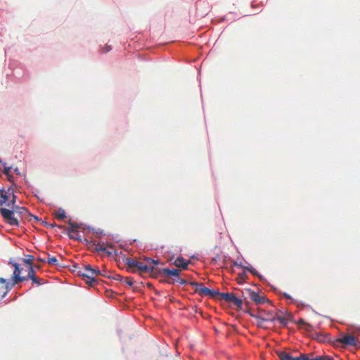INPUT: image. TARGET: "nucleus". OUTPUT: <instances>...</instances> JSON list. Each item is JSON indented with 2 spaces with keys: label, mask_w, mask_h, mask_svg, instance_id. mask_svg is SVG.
Instances as JSON below:
<instances>
[{
  "label": "nucleus",
  "mask_w": 360,
  "mask_h": 360,
  "mask_svg": "<svg viewBox=\"0 0 360 360\" xmlns=\"http://www.w3.org/2000/svg\"><path fill=\"white\" fill-rule=\"evenodd\" d=\"M21 271H13V275L11 278V281H6V279L3 278H0V283L5 284V289L10 290L11 289L15 284L18 283L19 281H23L28 279H32L34 283H37L40 284V282L36 277L34 276V271H28L27 276H21Z\"/></svg>",
  "instance_id": "nucleus-1"
},
{
  "label": "nucleus",
  "mask_w": 360,
  "mask_h": 360,
  "mask_svg": "<svg viewBox=\"0 0 360 360\" xmlns=\"http://www.w3.org/2000/svg\"><path fill=\"white\" fill-rule=\"evenodd\" d=\"M188 284L193 288L194 292L198 293L200 296H207L210 298L219 300L221 293L219 291L211 290L204 286V284L202 282L190 281Z\"/></svg>",
  "instance_id": "nucleus-2"
},
{
  "label": "nucleus",
  "mask_w": 360,
  "mask_h": 360,
  "mask_svg": "<svg viewBox=\"0 0 360 360\" xmlns=\"http://www.w3.org/2000/svg\"><path fill=\"white\" fill-rule=\"evenodd\" d=\"M110 271H87L80 274V271H77V276L87 284L89 286L95 287L99 282L97 278L98 276H103L108 278H111V276L108 274Z\"/></svg>",
  "instance_id": "nucleus-3"
},
{
  "label": "nucleus",
  "mask_w": 360,
  "mask_h": 360,
  "mask_svg": "<svg viewBox=\"0 0 360 360\" xmlns=\"http://www.w3.org/2000/svg\"><path fill=\"white\" fill-rule=\"evenodd\" d=\"M248 313L250 316L255 319L257 321V326L261 328H266V326H265L266 322H273L276 321V314L272 311H269L265 315H262L261 311H259L257 314H254L251 311H248Z\"/></svg>",
  "instance_id": "nucleus-4"
},
{
  "label": "nucleus",
  "mask_w": 360,
  "mask_h": 360,
  "mask_svg": "<svg viewBox=\"0 0 360 360\" xmlns=\"http://www.w3.org/2000/svg\"><path fill=\"white\" fill-rule=\"evenodd\" d=\"M180 271H163L164 278L160 280V282H166L169 284L175 283L181 285L188 283L186 280L181 278L179 276Z\"/></svg>",
  "instance_id": "nucleus-5"
},
{
  "label": "nucleus",
  "mask_w": 360,
  "mask_h": 360,
  "mask_svg": "<svg viewBox=\"0 0 360 360\" xmlns=\"http://www.w3.org/2000/svg\"><path fill=\"white\" fill-rule=\"evenodd\" d=\"M225 301L229 304L241 309L243 306V300L234 295L233 292H221L219 301Z\"/></svg>",
  "instance_id": "nucleus-6"
},
{
  "label": "nucleus",
  "mask_w": 360,
  "mask_h": 360,
  "mask_svg": "<svg viewBox=\"0 0 360 360\" xmlns=\"http://www.w3.org/2000/svg\"><path fill=\"white\" fill-rule=\"evenodd\" d=\"M336 342L342 344L344 346H354L356 348L360 347L359 340L351 334L342 333L340 337L336 340Z\"/></svg>",
  "instance_id": "nucleus-7"
},
{
  "label": "nucleus",
  "mask_w": 360,
  "mask_h": 360,
  "mask_svg": "<svg viewBox=\"0 0 360 360\" xmlns=\"http://www.w3.org/2000/svg\"><path fill=\"white\" fill-rule=\"evenodd\" d=\"M0 213L6 223L11 226H19L20 223L18 218L15 217L14 211L6 208H0Z\"/></svg>",
  "instance_id": "nucleus-8"
},
{
  "label": "nucleus",
  "mask_w": 360,
  "mask_h": 360,
  "mask_svg": "<svg viewBox=\"0 0 360 360\" xmlns=\"http://www.w3.org/2000/svg\"><path fill=\"white\" fill-rule=\"evenodd\" d=\"M247 294L250 299L255 302L257 304H262L269 302V300L266 297L264 293H259L250 289L246 290Z\"/></svg>",
  "instance_id": "nucleus-9"
},
{
  "label": "nucleus",
  "mask_w": 360,
  "mask_h": 360,
  "mask_svg": "<svg viewBox=\"0 0 360 360\" xmlns=\"http://www.w3.org/2000/svg\"><path fill=\"white\" fill-rule=\"evenodd\" d=\"M35 257L31 255H27L25 258L20 259L21 264L25 265L28 270L39 269L43 266L34 262Z\"/></svg>",
  "instance_id": "nucleus-10"
},
{
  "label": "nucleus",
  "mask_w": 360,
  "mask_h": 360,
  "mask_svg": "<svg viewBox=\"0 0 360 360\" xmlns=\"http://www.w3.org/2000/svg\"><path fill=\"white\" fill-rule=\"evenodd\" d=\"M159 263V260H155L150 257L140 259L139 270H154V265H158Z\"/></svg>",
  "instance_id": "nucleus-11"
},
{
  "label": "nucleus",
  "mask_w": 360,
  "mask_h": 360,
  "mask_svg": "<svg viewBox=\"0 0 360 360\" xmlns=\"http://www.w3.org/2000/svg\"><path fill=\"white\" fill-rule=\"evenodd\" d=\"M80 228V225L76 223L71 222L69 219V238L74 240H81L82 236L77 229Z\"/></svg>",
  "instance_id": "nucleus-12"
},
{
  "label": "nucleus",
  "mask_w": 360,
  "mask_h": 360,
  "mask_svg": "<svg viewBox=\"0 0 360 360\" xmlns=\"http://www.w3.org/2000/svg\"><path fill=\"white\" fill-rule=\"evenodd\" d=\"M278 360H306L304 354H300V356L293 357L290 353L285 352H277Z\"/></svg>",
  "instance_id": "nucleus-13"
},
{
  "label": "nucleus",
  "mask_w": 360,
  "mask_h": 360,
  "mask_svg": "<svg viewBox=\"0 0 360 360\" xmlns=\"http://www.w3.org/2000/svg\"><path fill=\"white\" fill-rule=\"evenodd\" d=\"M42 223L47 227H51L54 229L55 232L57 234H59L60 236L63 233L66 234L67 233V228L65 225H57L56 224L53 223H48L46 221H42Z\"/></svg>",
  "instance_id": "nucleus-14"
},
{
  "label": "nucleus",
  "mask_w": 360,
  "mask_h": 360,
  "mask_svg": "<svg viewBox=\"0 0 360 360\" xmlns=\"http://www.w3.org/2000/svg\"><path fill=\"white\" fill-rule=\"evenodd\" d=\"M174 265L178 268H182L184 269H187L189 264H191L192 262L191 260H186L182 257H178L174 262Z\"/></svg>",
  "instance_id": "nucleus-15"
},
{
  "label": "nucleus",
  "mask_w": 360,
  "mask_h": 360,
  "mask_svg": "<svg viewBox=\"0 0 360 360\" xmlns=\"http://www.w3.org/2000/svg\"><path fill=\"white\" fill-rule=\"evenodd\" d=\"M306 360H334L333 357L327 355L314 356L313 353L304 354Z\"/></svg>",
  "instance_id": "nucleus-16"
},
{
  "label": "nucleus",
  "mask_w": 360,
  "mask_h": 360,
  "mask_svg": "<svg viewBox=\"0 0 360 360\" xmlns=\"http://www.w3.org/2000/svg\"><path fill=\"white\" fill-rule=\"evenodd\" d=\"M139 275L141 276H146V275H148L150 277H153L154 278H160V281L161 279L164 278L163 271H139Z\"/></svg>",
  "instance_id": "nucleus-17"
},
{
  "label": "nucleus",
  "mask_w": 360,
  "mask_h": 360,
  "mask_svg": "<svg viewBox=\"0 0 360 360\" xmlns=\"http://www.w3.org/2000/svg\"><path fill=\"white\" fill-rule=\"evenodd\" d=\"M46 263L49 264V266H57L61 268L66 267V265L65 264L60 263L56 257H51L49 255H47Z\"/></svg>",
  "instance_id": "nucleus-18"
},
{
  "label": "nucleus",
  "mask_w": 360,
  "mask_h": 360,
  "mask_svg": "<svg viewBox=\"0 0 360 360\" xmlns=\"http://www.w3.org/2000/svg\"><path fill=\"white\" fill-rule=\"evenodd\" d=\"M53 214L56 219L58 221H63L66 218V213L65 210L62 208H58L53 210Z\"/></svg>",
  "instance_id": "nucleus-19"
},
{
  "label": "nucleus",
  "mask_w": 360,
  "mask_h": 360,
  "mask_svg": "<svg viewBox=\"0 0 360 360\" xmlns=\"http://www.w3.org/2000/svg\"><path fill=\"white\" fill-rule=\"evenodd\" d=\"M0 193H1V198L2 199L1 200H0V205H2L6 202V201L8 199L9 195H11V193H13V188H9L6 191H4V188H2L0 190Z\"/></svg>",
  "instance_id": "nucleus-20"
},
{
  "label": "nucleus",
  "mask_w": 360,
  "mask_h": 360,
  "mask_svg": "<svg viewBox=\"0 0 360 360\" xmlns=\"http://www.w3.org/2000/svg\"><path fill=\"white\" fill-rule=\"evenodd\" d=\"M125 263L127 264V266L130 269L137 268V270L139 269L140 259L137 260L134 258H126Z\"/></svg>",
  "instance_id": "nucleus-21"
},
{
  "label": "nucleus",
  "mask_w": 360,
  "mask_h": 360,
  "mask_svg": "<svg viewBox=\"0 0 360 360\" xmlns=\"http://www.w3.org/2000/svg\"><path fill=\"white\" fill-rule=\"evenodd\" d=\"M248 278L247 271H242L235 274L234 279L238 284H243Z\"/></svg>",
  "instance_id": "nucleus-22"
},
{
  "label": "nucleus",
  "mask_w": 360,
  "mask_h": 360,
  "mask_svg": "<svg viewBox=\"0 0 360 360\" xmlns=\"http://www.w3.org/2000/svg\"><path fill=\"white\" fill-rule=\"evenodd\" d=\"M12 211H14V214L27 217L29 214L28 210L24 207L14 206V209Z\"/></svg>",
  "instance_id": "nucleus-23"
},
{
  "label": "nucleus",
  "mask_w": 360,
  "mask_h": 360,
  "mask_svg": "<svg viewBox=\"0 0 360 360\" xmlns=\"http://www.w3.org/2000/svg\"><path fill=\"white\" fill-rule=\"evenodd\" d=\"M114 278H115L117 280H120V281L124 280L126 281V283L129 286H132L134 283V279L132 278H131V277L124 278L123 276L118 275V274L116 275V277H114Z\"/></svg>",
  "instance_id": "nucleus-24"
},
{
  "label": "nucleus",
  "mask_w": 360,
  "mask_h": 360,
  "mask_svg": "<svg viewBox=\"0 0 360 360\" xmlns=\"http://www.w3.org/2000/svg\"><path fill=\"white\" fill-rule=\"evenodd\" d=\"M235 266L241 268L243 270H254L251 265L246 262L244 264L242 262H240V263L236 262Z\"/></svg>",
  "instance_id": "nucleus-25"
},
{
  "label": "nucleus",
  "mask_w": 360,
  "mask_h": 360,
  "mask_svg": "<svg viewBox=\"0 0 360 360\" xmlns=\"http://www.w3.org/2000/svg\"><path fill=\"white\" fill-rule=\"evenodd\" d=\"M276 321H278L283 326H287L288 323L287 319L283 316H279L277 314H276Z\"/></svg>",
  "instance_id": "nucleus-26"
},
{
  "label": "nucleus",
  "mask_w": 360,
  "mask_h": 360,
  "mask_svg": "<svg viewBox=\"0 0 360 360\" xmlns=\"http://www.w3.org/2000/svg\"><path fill=\"white\" fill-rule=\"evenodd\" d=\"M297 324L299 325H302V326H307L308 327H312L311 325H310L309 323H307L304 319H300L297 321Z\"/></svg>",
  "instance_id": "nucleus-27"
},
{
  "label": "nucleus",
  "mask_w": 360,
  "mask_h": 360,
  "mask_svg": "<svg viewBox=\"0 0 360 360\" xmlns=\"http://www.w3.org/2000/svg\"><path fill=\"white\" fill-rule=\"evenodd\" d=\"M12 194V199L11 200V204L14 207L15 206V202H16V195L14 194V191L13 190V193Z\"/></svg>",
  "instance_id": "nucleus-28"
},
{
  "label": "nucleus",
  "mask_w": 360,
  "mask_h": 360,
  "mask_svg": "<svg viewBox=\"0 0 360 360\" xmlns=\"http://www.w3.org/2000/svg\"><path fill=\"white\" fill-rule=\"evenodd\" d=\"M318 340L320 341V342H326L328 340V338L327 335H320L319 337H318Z\"/></svg>",
  "instance_id": "nucleus-29"
},
{
  "label": "nucleus",
  "mask_w": 360,
  "mask_h": 360,
  "mask_svg": "<svg viewBox=\"0 0 360 360\" xmlns=\"http://www.w3.org/2000/svg\"><path fill=\"white\" fill-rule=\"evenodd\" d=\"M11 169V167H6V164H4V173L6 175H8V174H10Z\"/></svg>",
  "instance_id": "nucleus-30"
},
{
  "label": "nucleus",
  "mask_w": 360,
  "mask_h": 360,
  "mask_svg": "<svg viewBox=\"0 0 360 360\" xmlns=\"http://www.w3.org/2000/svg\"><path fill=\"white\" fill-rule=\"evenodd\" d=\"M111 50V47L109 45H105L104 47L102 49V51L103 53H107Z\"/></svg>",
  "instance_id": "nucleus-31"
},
{
  "label": "nucleus",
  "mask_w": 360,
  "mask_h": 360,
  "mask_svg": "<svg viewBox=\"0 0 360 360\" xmlns=\"http://www.w3.org/2000/svg\"><path fill=\"white\" fill-rule=\"evenodd\" d=\"M37 260H38L39 262H41V263L45 264V263H46V260H47V255H46V256H45V257H39V258L37 259Z\"/></svg>",
  "instance_id": "nucleus-32"
},
{
  "label": "nucleus",
  "mask_w": 360,
  "mask_h": 360,
  "mask_svg": "<svg viewBox=\"0 0 360 360\" xmlns=\"http://www.w3.org/2000/svg\"><path fill=\"white\" fill-rule=\"evenodd\" d=\"M27 217H30V220H31V219L33 218L35 221H39V218H38L37 216L33 215V214H30V213H29V214H28V216H27Z\"/></svg>",
  "instance_id": "nucleus-33"
},
{
  "label": "nucleus",
  "mask_w": 360,
  "mask_h": 360,
  "mask_svg": "<svg viewBox=\"0 0 360 360\" xmlns=\"http://www.w3.org/2000/svg\"><path fill=\"white\" fill-rule=\"evenodd\" d=\"M6 176H7V179H8V180L9 181H11V182H13V181H14V177H13V176L12 174H8V175H6Z\"/></svg>",
  "instance_id": "nucleus-34"
},
{
  "label": "nucleus",
  "mask_w": 360,
  "mask_h": 360,
  "mask_svg": "<svg viewBox=\"0 0 360 360\" xmlns=\"http://www.w3.org/2000/svg\"><path fill=\"white\" fill-rule=\"evenodd\" d=\"M13 266L15 268V270H16V271L22 270V269H20V264H18V263H14Z\"/></svg>",
  "instance_id": "nucleus-35"
},
{
  "label": "nucleus",
  "mask_w": 360,
  "mask_h": 360,
  "mask_svg": "<svg viewBox=\"0 0 360 360\" xmlns=\"http://www.w3.org/2000/svg\"><path fill=\"white\" fill-rule=\"evenodd\" d=\"M85 270H96V269L93 268L90 264H87L84 266Z\"/></svg>",
  "instance_id": "nucleus-36"
},
{
  "label": "nucleus",
  "mask_w": 360,
  "mask_h": 360,
  "mask_svg": "<svg viewBox=\"0 0 360 360\" xmlns=\"http://www.w3.org/2000/svg\"><path fill=\"white\" fill-rule=\"evenodd\" d=\"M250 272L252 273L253 275L258 276L260 278H262L261 276L258 274V271H252Z\"/></svg>",
  "instance_id": "nucleus-37"
},
{
  "label": "nucleus",
  "mask_w": 360,
  "mask_h": 360,
  "mask_svg": "<svg viewBox=\"0 0 360 360\" xmlns=\"http://www.w3.org/2000/svg\"><path fill=\"white\" fill-rule=\"evenodd\" d=\"M283 295H284V296H285L287 299H291L290 295H289L288 294H287V293H284Z\"/></svg>",
  "instance_id": "nucleus-38"
},
{
  "label": "nucleus",
  "mask_w": 360,
  "mask_h": 360,
  "mask_svg": "<svg viewBox=\"0 0 360 360\" xmlns=\"http://www.w3.org/2000/svg\"><path fill=\"white\" fill-rule=\"evenodd\" d=\"M97 250L100 251H106V249L105 248H103L101 246L100 247V248H97Z\"/></svg>",
  "instance_id": "nucleus-39"
},
{
  "label": "nucleus",
  "mask_w": 360,
  "mask_h": 360,
  "mask_svg": "<svg viewBox=\"0 0 360 360\" xmlns=\"http://www.w3.org/2000/svg\"><path fill=\"white\" fill-rule=\"evenodd\" d=\"M161 270H164V271H166V270H169L168 268H163Z\"/></svg>",
  "instance_id": "nucleus-40"
},
{
  "label": "nucleus",
  "mask_w": 360,
  "mask_h": 360,
  "mask_svg": "<svg viewBox=\"0 0 360 360\" xmlns=\"http://www.w3.org/2000/svg\"><path fill=\"white\" fill-rule=\"evenodd\" d=\"M72 266H73V267H75V268H77V265H76L75 264H74L72 265Z\"/></svg>",
  "instance_id": "nucleus-41"
},
{
  "label": "nucleus",
  "mask_w": 360,
  "mask_h": 360,
  "mask_svg": "<svg viewBox=\"0 0 360 360\" xmlns=\"http://www.w3.org/2000/svg\"><path fill=\"white\" fill-rule=\"evenodd\" d=\"M0 163H1V161L0 160Z\"/></svg>",
  "instance_id": "nucleus-42"
}]
</instances>
